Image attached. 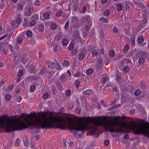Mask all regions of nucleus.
I'll return each instance as SVG.
<instances>
[{
	"instance_id": "obj_43",
	"label": "nucleus",
	"mask_w": 149,
	"mask_h": 149,
	"mask_svg": "<svg viewBox=\"0 0 149 149\" xmlns=\"http://www.w3.org/2000/svg\"><path fill=\"white\" fill-rule=\"evenodd\" d=\"M107 77H105L104 78H103V79H102L101 81L102 82L104 83H105V82L107 81Z\"/></svg>"
},
{
	"instance_id": "obj_54",
	"label": "nucleus",
	"mask_w": 149,
	"mask_h": 149,
	"mask_svg": "<svg viewBox=\"0 0 149 149\" xmlns=\"http://www.w3.org/2000/svg\"><path fill=\"white\" fill-rule=\"evenodd\" d=\"M101 104L104 106V107L107 106L106 105H105V104L104 103V101L103 100H101Z\"/></svg>"
},
{
	"instance_id": "obj_35",
	"label": "nucleus",
	"mask_w": 149,
	"mask_h": 149,
	"mask_svg": "<svg viewBox=\"0 0 149 149\" xmlns=\"http://www.w3.org/2000/svg\"><path fill=\"white\" fill-rule=\"evenodd\" d=\"M62 34L61 33H59L56 37V38H58V39H60L62 36Z\"/></svg>"
},
{
	"instance_id": "obj_42",
	"label": "nucleus",
	"mask_w": 149,
	"mask_h": 149,
	"mask_svg": "<svg viewBox=\"0 0 149 149\" xmlns=\"http://www.w3.org/2000/svg\"><path fill=\"white\" fill-rule=\"evenodd\" d=\"M22 99V97L19 96L17 97V101L18 102H20L21 101Z\"/></svg>"
},
{
	"instance_id": "obj_34",
	"label": "nucleus",
	"mask_w": 149,
	"mask_h": 149,
	"mask_svg": "<svg viewBox=\"0 0 149 149\" xmlns=\"http://www.w3.org/2000/svg\"><path fill=\"white\" fill-rule=\"evenodd\" d=\"M16 21V24H19L21 22V18H18L17 19L15 20Z\"/></svg>"
},
{
	"instance_id": "obj_63",
	"label": "nucleus",
	"mask_w": 149,
	"mask_h": 149,
	"mask_svg": "<svg viewBox=\"0 0 149 149\" xmlns=\"http://www.w3.org/2000/svg\"><path fill=\"white\" fill-rule=\"evenodd\" d=\"M107 1V0H101V2L103 3H106Z\"/></svg>"
},
{
	"instance_id": "obj_5",
	"label": "nucleus",
	"mask_w": 149,
	"mask_h": 149,
	"mask_svg": "<svg viewBox=\"0 0 149 149\" xmlns=\"http://www.w3.org/2000/svg\"><path fill=\"white\" fill-rule=\"evenodd\" d=\"M51 12H46L43 14V17L45 19H49L50 14Z\"/></svg>"
},
{
	"instance_id": "obj_41",
	"label": "nucleus",
	"mask_w": 149,
	"mask_h": 149,
	"mask_svg": "<svg viewBox=\"0 0 149 149\" xmlns=\"http://www.w3.org/2000/svg\"><path fill=\"white\" fill-rule=\"evenodd\" d=\"M104 143L105 146H108L109 144V140H107L104 141Z\"/></svg>"
},
{
	"instance_id": "obj_48",
	"label": "nucleus",
	"mask_w": 149,
	"mask_h": 149,
	"mask_svg": "<svg viewBox=\"0 0 149 149\" xmlns=\"http://www.w3.org/2000/svg\"><path fill=\"white\" fill-rule=\"evenodd\" d=\"M129 48V46L127 45H125L124 48V50H127Z\"/></svg>"
},
{
	"instance_id": "obj_45",
	"label": "nucleus",
	"mask_w": 149,
	"mask_h": 149,
	"mask_svg": "<svg viewBox=\"0 0 149 149\" xmlns=\"http://www.w3.org/2000/svg\"><path fill=\"white\" fill-rule=\"evenodd\" d=\"M64 111V109L63 108H61L59 110L58 112L60 113H63Z\"/></svg>"
},
{
	"instance_id": "obj_57",
	"label": "nucleus",
	"mask_w": 149,
	"mask_h": 149,
	"mask_svg": "<svg viewBox=\"0 0 149 149\" xmlns=\"http://www.w3.org/2000/svg\"><path fill=\"white\" fill-rule=\"evenodd\" d=\"M4 66V63L2 62H0V68H2Z\"/></svg>"
},
{
	"instance_id": "obj_58",
	"label": "nucleus",
	"mask_w": 149,
	"mask_h": 149,
	"mask_svg": "<svg viewBox=\"0 0 149 149\" xmlns=\"http://www.w3.org/2000/svg\"><path fill=\"white\" fill-rule=\"evenodd\" d=\"M129 138V136L128 134H126L124 136V138L125 139H127Z\"/></svg>"
},
{
	"instance_id": "obj_22",
	"label": "nucleus",
	"mask_w": 149,
	"mask_h": 149,
	"mask_svg": "<svg viewBox=\"0 0 149 149\" xmlns=\"http://www.w3.org/2000/svg\"><path fill=\"white\" fill-rule=\"evenodd\" d=\"M23 41V39L21 37L18 38L17 40V43L18 44H20Z\"/></svg>"
},
{
	"instance_id": "obj_31",
	"label": "nucleus",
	"mask_w": 149,
	"mask_h": 149,
	"mask_svg": "<svg viewBox=\"0 0 149 149\" xmlns=\"http://www.w3.org/2000/svg\"><path fill=\"white\" fill-rule=\"evenodd\" d=\"M112 90L113 92H118V89L117 86H115L113 87L112 89Z\"/></svg>"
},
{
	"instance_id": "obj_2",
	"label": "nucleus",
	"mask_w": 149,
	"mask_h": 149,
	"mask_svg": "<svg viewBox=\"0 0 149 149\" xmlns=\"http://www.w3.org/2000/svg\"><path fill=\"white\" fill-rule=\"evenodd\" d=\"M34 8L32 6H29L28 10H26L25 13L26 16H30L33 13Z\"/></svg>"
},
{
	"instance_id": "obj_60",
	"label": "nucleus",
	"mask_w": 149,
	"mask_h": 149,
	"mask_svg": "<svg viewBox=\"0 0 149 149\" xmlns=\"http://www.w3.org/2000/svg\"><path fill=\"white\" fill-rule=\"evenodd\" d=\"M76 52V50H74L72 51V55H74Z\"/></svg>"
},
{
	"instance_id": "obj_16",
	"label": "nucleus",
	"mask_w": 149,
	"mask_h": 149,
	"mask_svg": "<svg viewBox=\"0 0 149 149\" xmlns=\"http://www.w3.org/2000/svg\"><path fill=\"white\" fill-rule=\"evenodd\" d=\"M40 4V2L39 0H36L34 2V5L35 6H38Z\"/></svg>"
},
{
	"instance_id": "obj_10",
	"label": "nucleus",
	"mask_w": 149,
	"mask_h": 149,
	"mask_svg": "<svg viewBox=\"0 0 149 149\" xmlns=\"http://www.w3.org/2000/svg\"><path fill=\"white\" fill-rule=\"evenodd\" d=\"M85 55L82 53L80 52L79 54V58L80 60H81L83 59L85 56Z\"/></svg>"
},
{
	"instance_id": "obj_49",
	"label": "nucleus",
	"mask_w": 149,
	"mask_h": 149,
	"mask_svg": "<svg viewBox=\"0 0 149 149\" xmlns=\"http://www.w3.org/2000/svg\"><path fill=\"white\" fill-rule=\"evenodd\" d=\"M102 63V58H100L98 61V64H101Z\"/></svg>"
},
{
	"instance_id": "obj_12",
	"label": "nucleus",
	"mask_w": 149,
	"mask_h": 149,
	"mask_svg": "<svg viewBox=\"0 0 149 149\" xmlns=\"http://www.w3.org/2000/svg\"><path fill=\"white\" fill-rule=\"evenodd\" d=\"M100 20L102 21H103L104 22H105L106 23H108V22L109 20L108 19H107V18H105L104 17H101L100 19Z\"/></svg>"
},
{
	"instance_id": "obj_44",
	"label": "nucleus",
	"mask_w": 149,
	"mask_h": 149,
	"mask_svg": "<svg viewBox=\"0 0 149 149\" xmlns=\"http://www.w3.org/2000/svg\"><path fill=\"white\" fill-rule=\"evenodd\" d=\"M48 94L47 93H45L43 96V98L45 99H47L48 97Z\"/></svg>"
},
{
	"instance_id": "obj_37",
	"label": "nucleus",
	"mask_w": 149,
	"mask_h": 149,
	"mask_svg": "<svg viewBox=\"0 0 149 149\" xmlns=\"http://www.w3.org/2000/svg\"><path fill=\"white\" fill-rule=\"evenodd\" d=\"M23 8V6L22 5H19L18 6L17 9L19 11H20L22 10Z\"/></svg>"
},
{
	"instance_id": "obj_4",
	"label": "nucleus",
	"mask_w": 149,
	"mask_h": 149,
	"mask_svg": "<svg viewBox=\"0 0 149 149\" xmlns=\"http://www.w3.org/2000/svg\"><path fill=\"white\" fill-rule=\"evenodd\" d=\"M93 91L91 89H88L84 91L83 92V94L84 95H91L93 94Z\"/></svg>"
},
{
	"instance_id": "obj_13",
	"label": "nucleus",
	"mask_w": 149,
	"mask_h": 149,
	"mask_svg": "<svg viewBox=\"0 0 149 149\" xmlns=\"http://www.w3.org/2000/svg\"><path fill=\"white\" fill-rule=\"evenodd\" d=\"M145 61V60L143 58L141 57L138 60V63L140 64H141L143 63Z\"/></svg>"
},
{
	"instance_id": "obj_8",
	"label": "nucleus",
	"mask_w": 149,
	"mask_h": 149,
	"mask_svg": "<svg viewBox=\"0 0 149 149\" xmlns=\"http://www.w3.org/2000/svg\"><path fill=\"white\" fill-rule=\"evenodd\" d=\"M130 68L127 66H125L123 69V71L124 73H126L129 71Z\"/></svg>"
},
{
	"instance_id": "obj_55",
	"label": "nucleus",
	"mask_w": 149,
	"mask_h": 149,
	"mask_svg": "<svg viewBox=\"0 0 149 149\" xmlns=\"http://www.w3.org/2000/svg\"><path fill=\"white\" fill-rule=\"evenodd\" d=\"M135 112V111L134 110H131L130 111V113L131 114H133Z\"/></svg>"
},
{
	"instance_id": "obj_23",
	"label": "nucleus",
	"mask_w": 149,
	"mask_h": 149,
	"mask_svg": "<svg viewBox=\"0 0 149 149\" xmlns=\"http://www.w3.org/2000/svg\"><path fill=\"white\" fill-rule=\"evenodd\" d=\"M98 51L96 50H93L92 51V55L94 56H96L98 54Z\"/></svg>"
},
{
	"instance_id": "obj_3",
	"label": "nucleus",
	"mask_w": 149,
	"mask_h": 149,
	"mask_svg": "<svg viewBox=\"0 0 149 149\" xmlns=\"http://www.w3.org/2000/svg\"><path fill=\"white\" fill-rule=\"evenodd\" d=\"M45 27L43 25L39 24L36 26L34 29L38 31H43L44 30Z\"/></svg>"
},
{
	"instance_id": "obj_15",
	"label": "nucleus",
	"mask_w": 149,
	"mask_h": 149,
	"mask_svg": "<svg viewBox=\"0 0 149 149\" xmlns=\"http://www.w3.org/2000/svg\"><path fill=\"white\" fill-rule=\"evenodd\" d=\"M117 10L118 11H121L122 9V6L120 4H118L117 6Z\"/></svg>"
},
{
	"instance_id": "obj_53",
	"label": "nucleus",
	"mask_w": 149,
	"mask_h": 149,
	"mask_svg": "<svg viewBox=\"0 0 149 149\" xmlns=\"http://www.w3.org/2000/svg\"><path fill=\"white\" fill-rule=\"evenodd\" d=\"M86 8L85 6H84L83 7L82 9V13H84L86 11Z\"/></svg>"
},
{
	"instance_id": "obj_38",
	"label": "nucleus",
	"mask_w": 149,
	"mask_h": 149,
	"mask_svg": "<svg viewBox=\"0 0 149 149\" xmlns=\"http://www.w3.org/2000/svg\"><path fill=\"white\" fill-rule=\"evenodd\" d=\"M71 92L69 89H68L66 91V94L67 96H69L70 95Z\"/></svg>"
},
{
	"instance_id": "obj_14",
	"label": "nucleus",
	"mask_w": 149,
	"mask_h": 149,
	"mask_svg": "<svg viewBox=\"0 0 149 149\" xmlns=\"http://www.w3.org/2000/svg\"><path fill=\"white\" fill-rule=\"evenodd\" d=\"M55 62L56 64V68L58 70H60L61 68L60 65L57 61H56Z\"/></svg>"
},
{
	"instance_id": "obj_19",
	"label": "nucleus",
	"mask_w": 149,
	"mask_h": 149,
	"mask_svg": "<svg viewBox=\"0 0 149 149\" xmlns=\"http://www.w3.org/2000/svg\"><path fill=\"white\" fill-rule=\"evenodd\" d=\"M93 69L90 68L87 71L86 73L90 75L93 73Z\"/></svg>"
},
{
	"instance_id": "obj_11",
	"label": "nucleus",
	"mask_w": 149,
	"mask_h": 149,
	"mask_svg": "<svg viewBox=\"0 0 149 149\" xmlns=\"http://www.w3.org/2000/svg\"><path fill=\"white\" fill-rule=\"evenodd\" d=\"M20 139L17 138L15 142V146L16 147H18L19 145Z\"/></svg>"
},
{
	"instance_id": "obj_46",
	"label": "nucleus",
	"mask_w": 149,
	"mask_h": 149,
	"mask_svg": "<svg viewBox=\"0 0 149 149\" xmlns=\"http://www.w3.org/2000/svg\"><path fill=\"white\" fill-rule=\"evenodd\" d=\"M58 46L57 45H56L54 48L53 51L54 52H56L58 49Z\"/></svg>"
},
{
	"instance_id": "obj_18",
	"label": "nucleus",
	"mask_w": 149,
	"mask_h": 149,
	"mask_svg": "<svg viewBox=\"0 0 149 149\" xmlns=\"http://www.w3.org/2000/svg\"><path fill=\"white\" fill-rule=\"evenodd\" d=\"M144 41L143 38L142 37H140L138 39V42L139 43H141Z\"/></svg>"
},
{
	"instance_id": "obj_61",
	"label": "nucleus",
	"mask_w": 149,
	"mask_h": 149,
	"mask_svg": "<svg viewBox=\"0 0 149 149\" xmlns=\"http://www.w3.org/2000/svg\"><path fill=\"white\" fill-rule=\"evenodd\" d=\"M7 35H6L4 36H3L1 38H0V41L4 38H5L6 36Z\"/></svg>"
},
{
	"instance_id": "obj_24",
	"label": "nucleus",
	"mask_w": 149,
	"mask_h": 149,
	"mask_svg": "<svg viewBox=\"0 0 149 149\" xmlns=\"http://www.w3.org/2000/svg\"><path fill=\"white\" fill-rule=\"evenodd\" d=\"M109 55L111 57H113L115 55V52L113 50H111L109 52Z\"/></svg>"
},
{
	"instance_id": "obj_47",
	"label": "nucleus",
	"mask_w": 149,
	"mask_h": 149,
	"mask_svg": "<svg viewBox=\"0 0 149 149\" xmlns=\"http://www.w3.org/2000/svg\"><path fill=\"white\" fill-rule=\"evenodd\" d=\"M68 25H69V21H68L66 22V23L65 25V29H68Z\"/></svg>"
},
{
	"instance_id": "obj_40",
	"label": "nucleus",
	"mask_w": 149,
	"mask_h": 149,
	"mask_svg": "<svg viewBox=\"0 0 149 149\" xmlns=\"http://www.w3.org/2000/svg\"><path fill=\"white\" fill-rule=\"evenodd\" d=\"M113 32L115 33H118V30L116 27H114L113 29Z\"/></svg>"
},
{
	"instance_id": "obj_32",
	"label": "nucleus",
	"mask_w": 149,
	"mask_h": 149,
	"mask_svg": "<svg viewBox=\"0 0 149 149\" xmlns=\"http://www.w3.org/2000/svg\"><path fill=\"white\" fill-rule=\"evenodd\" d=\"M23 141L24 146L26 147L28 146L29 145V142L27 140L25 139Z\"/></svg>"
},
{
	"instance_id": "obj_29",
	"label": "nucleus",
	"mask_w": 149,
	"mask_h": 149,
	"mask_svg": "<svg viewBox=\"0 0 149 149\" xmlns=\"http://www.w3.org/2000/svg\"><path fill=\"white\" fill-rule=\"evenodd\" d=\"M5 98L6 100H9L11 98V96L10 94H6V95Z\"/></svg>"
},
{
	"instance_id": "obj_30",
	"label": "nucleus",
	"mask_w": 149,
	"mask_h": 149,
	"mask_svg": "<svg viewBox=\"0 0 149 149\" xmlns=\"http://www.w3.org/2000/svg\"><path fill=\"white\" fill-rule=\"evenodd\" d=\"M23 73V71L22 70H19L17 74V76L18 77H21L22 76Z\"/></svg>"
},
{
	"instance_id": "obj_9",
	"label": "nucleus",
	"mask_w": 149,
	"mask_h": 149,
	"mask_svg": "<svg viewBox=\"0 0 149 149\" xmlns=\"http://www.w3.org/2000/svg\"><path fill=\"white\" fill-rule=\"evenodd\" d=\"M141 91L140 90L137 89L135 91L134 94L135 95L138 96L141 94Z\"/></svg>"
},
{
	"instance_id": "obj_25",
	"label": "nucleus",
	"mask_w": 149,
	"mask_h": 149,
	"mask_svg": "<svg viewBox=\"0 0 149 149\" xmlns=\"http://www.w3.org/2000/svg\"><path fill=\"white\" fill-rule=\"evenodd\" d=\"M33 17L34 20L36 21L38 19V15L37 14H34L33 16Z\"/></svg>"
},
{
	"instance_id": "obj_50",
	"label": "nucleus",
	"mask_w": 149,
	"mask_h": 149,
	"mask_svg": "<svg viewBox=\"0 0 149 149\" xmlns=\"http://www.w3.org/2000/svg\"><path fill=\"white\" fill-rule=\"evenodd\" d=\"M61 13L59 11H58L56 12V16H59L61 15Z\"/></svg>"
},
{
	"instance_id": "obj_51",
	"label": "nucleus",
	"mask_w": 149,
	"mask_h": 149,
	"mask_svg": "<svg viewBox=\"0 0 149 149\" xmlns=\"http://www.w3.org/2000/svg\"><path fill=\"white\" fill-rule=\"evenodd\" d=\"M134 37L132 39H131V43L132 45L134 43L135 40L134 39Z\"/></svg>"
},
{
	"instance_id": "obj_20",
	"label": "nucleus",
	"mask_w": 149,
	"mask_h": 149,
	"mask_svg": "<svg viewBox=\"0 0 149 149\" xmlns=\"http://www.w3.org/2000/svg\"><path fill=\"white\" fill-rule=\"evenodd\" d=\"M110 14V11L109 10H107L104 12V15L106 16H108Z\"/></svg>"
},
{
	"instance_id": "obj_36",
	"label": "nucleus",
	"mask_w": 149,
	"mask_h": 149,
	"mask_svg": "<svg viewBox=\"0 0 149 149\" xmlns=\"http://www.w3.org/2000/svg\"><path fill=\"white\" fill-rule=\"evenodd\" d=\"M74 45L72 43L70 44L69 46L68 47L69 50H72L73 48Z\"/></svg>"
},
{
	"instance_id": "obj_56",
	"label": "nucleus",
	"mask_w": 149,
	"mask_h": 149,
	"mask_svg": "<svg viewBox=\"0 0 149 149\" xmlns=\"http://www.w3.org/2000/svg\"><path fill=\"white\" fill-rule=\"evenodd\" d=\"M46 9L48 11H49V12H51V11H50L51 8L49 7L48 6V7H46Z\"/></svg>"
},
{
	"instance_id": "obj_21",
	"label": "nucleus",
	"mask_w": 149,
	"mask_h": 149,
	"mask_svg": "<svg viewBox=\"0 0 149 149\" xmlns=\"http://www.w3.org/2000/svg\"><path fill=\"white\" fill-rule=\"evenodd\" d=\"M32 33L30 31L28 30L26 32V35L29 37H31L32 36Z\"/></svg>"
},
{
	"instance_id": "obj_39",
	"label": "nucleus",
	"mask_w": 149,
	"mask_h": 149,
	"mask_svg": "<svg viewBox=\"0 0 149 149\" xmlns=\"http://www.w3.org/2000/svg\"><path fill=\"white\" fill-rule=\"evenodd\" d=\"M36 21L34 20H32L30 23V25L31 26H33L36 24Z\"/></svg>"
},
{
	"instance_id": "obj_33",
	"label": "nucleus",
	"mask_w": 149,
	"mask_h": 149,
	"mask_svg": "<svg viewBox=\"0 0 149 149\" xmlns=\"http://www.w3.org/2000/svg\"><path fill=\"white\" fill-rule=\"evenodd\" d=\"M80 82L78 80L75 81V84L76 85V87L77 88L79 87Z\"/></svg>"
},
{
	"instance_id": "obj_64",
	"label": "nucleus",
	"mask_w": 149,
	"mask_h": 149,
	"mask_svg": "<svg viewBox=\"0 0 149 149\" xmlns=\"http://www.w3.org/2000/svg\"><path fill=\"white\" fill-rule=\"evenodd\" d=\"M39 107L40 109H42V107H43V106H42V104H40L39 105Z\"/></svg>"
},
{
	"instance_id": "obj_17",
	"label": "nucleus",
	"mask_w": 149,
	"mask_h": 149,
	"mask_svg": "<svg viewBox=\"0 0 149 149\" xmlns=\"http://www.w3.org/2000/svg\"><path fill=\"white\" fill-rule=\"evenodd\" d=\"M69 65V63L66 60L65 61L62 63V65L64 67H68Z\"/></svg>"
},
{
	"instance_id": "obj_52",
	"label": "nucleus",
	"mask_w": 149,
	"mask_h": 149,
	"mask_svg": "<svg viewBox=\"0 0 149 149\" xmlns=\"http://www.w3.org/2000/svg\"><path fill=\"white\" fill-rule=\"evenodd\" d=\"M11 24L13 25H15L17 24H16V21H15V20H13L11 22Z\"/></svg>"
},
{
	"instance_id": "obj_62",
	"label": "nucleus",
	"mask_w": 149,
	"mask_h": 149,
	"mask_svg": "<svg viewBox=\"0 0 149 149\" xmlns=\"http://www.w3.org/2000/svg\"><path fill=\"white\" fill-rule=\"evenodd\" d=\"M8 88L10 90H12L13 88V87L12 86L10 85L9 86Z\"/></svg>"
},
{
	"instance_id": "obj_59",
	"label": "nucleus",
	"mask_w": 149,
	"mask_h": 149,
	"mask_svg": "<svg viewBox=\"0 0 149 149\" xmlns=\"http://www.w3.org/2000/svg\"><path fill=\"white\" fill-rule=\"evenodd\" d=\"M19 77L17 78V81L18 82H19L21 80V79L20 78V77Z\"/></svg>"
},
{
	"instance_id": "obj_26",
	"label": "nucleus",
	"mask_w": 149,
	"mask_h": 149,
	"mask_svg": "<svg viewBox=\"0 0 149 149\" xmlns=\"http://www.w3.org/2000/svg\"><path fill=\"white\" fill-rule=\"evenodd\" d=\"M36 88V86L34 85H31L30 88V91L33 92L34 91Z\"/></svg>"
},
{
	"instance_id": "obj_28",
	"label": "nucleus",
	"mask_w": 149,
	"mask_h": 149,
	"mask_svg": "<svg viewBox=\"0 0 149 149\" xmlns=\"http://www.w3.org/2000/svg\"><path fill=\"white\" fill-rule=\"evenodd\" d=\"M66 75V73L63 74L60 76V79L63 80H64L65 79Z\"/></svg>"
},
{
	"instance_id": "obj_1",
	"label": "nucleus",
	"mask_w": 149,
	"mask_h": 149,
	"mask_svg": "<svg viewBox=\"0 0 149 149\" xmlns=\"http://www.w3.org/2000/svg\"><path fill=\"white\" fill-rule=\"evenodd\" d=\"M45 24L46 26H49L51 30H54L56 27V24L53 21H47L46 22Z\"/></svg>"
},
{
	"instance_id": "obj_27",
	"label": "nucleus",
	"mask_w": 149,
	"mask_h": 149,
	"mask_svg": "<svg viewBox=\"0 0 149 149\" xmlns=\"http://www.w3.org/2000/svg\"><path fill=\"white\" fill-rule=\"evenodd\" d=\"M75 112L77 114H80L81 112V110L79 108H76L75 109Z\"/></svg>"
},
{
	"instance_id": "obj_6",
	"label": "nucleus",
	"mask_w": 149,
	"mask_h": 149,
	"mask_svg": "<svg viewBox=\"0 0 149 149\" xmlns=\"http://www.w3.org/2000/svg\"><path fill=\"white\" fill-rule=\"evenodd\" d=\"M47 64L48 67L51 69H53L55 67V63L52 61H49L48 62Z\"/></svg>"
},
{
	"instance_id": "obj_7",
	"label": "nucleus",
	"mask_w": 149,
	"mask_h": 149,
	"mask_svg": "<svg viewBox=\"0 0 149 149\" xmlns=\"http://www.w3.org/2000/svg\"><path fill=\"white\" fill-rule=\"evenodd\" d=\"M69 43L68 40L66 39H64L62 42V44L63 45L66 46Z\"/></svg>"
}]
</instances>
